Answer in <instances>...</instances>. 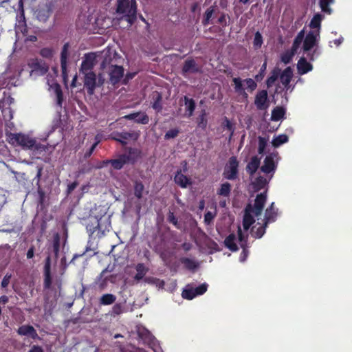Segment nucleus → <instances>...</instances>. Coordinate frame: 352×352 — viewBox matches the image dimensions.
Returning a JSON list of instances; mask_svg holds the SVG:
<instances>
[{
    "instance_id": "79ce46f5",
    "label": "nucleus",
    "mask_w": 352,
    "mask_h": 352,
    "mask_svg": "<svg viewBox=\"0 0 352 352\" xmlns=\"http://www.w3.org/2000/svg\"><path fill=\"white\" fill-rule=\"evenodd\" d=\"M334 2V0H320L319 4L322 12L330 14L332 10L329 7Z\"/></svg>"
},
{
    "instance_id": "9d476101",
    "label": "nucleus",
    "mask_w": 352,
    "mask_h": 352,
    "mask_svg": "<svg viewBox=\"0 0 352 352\" xmlns=\"http://www.w3.org/2000/svg\"><path fill=\"white\" fill-rule=\"evenodd\" d=\"M276 156V153H270L267 155L264 160L263 165L261 167V170L265 173H274L277 165L274 162V158Z\"/></svg>"
},
{
    "instance_id": "f3484780",
    "label": "nucleus",
    "mask_w": 352,
    "mask_h": 352,
    "mask_svg": "<svg viewBox=\"0 0 352 352\" xmlns=\"http://www.w3.org/2000/svg\"><path fill=\"white\" fill-rule=\"evenodd\" d=\"M261 164V158L256 155L252 157L250 161L246 166V170L248 173L252 176L257 171Z\"/></svg>"
},
{
    "instance_id": "4468645a",
    "label": "nucleus",
    "mask_w": 352,
    "mask_h": 352,
    "mask_svg": "<svg viewBox=\"0 0 352 352\" xmlns=\"http://www.w3.org/2000/svg\"><path fill=\"white\" fill-rule=\"evenodd\" d=\"M243 80H242L241 78L239 77L232 78V82L235 93H236L239 96H241L243 99L247 100L248 98V94L245 91V88L243 87Z\"/></svg>"
},
{
    "instance_id": "37998d69",
    "label": "nucleus",
    "mask_w": 352,
    "mask_h": 352,
    "mask_svg": "<svg viewBox=\"0 0 352 352\" xmlns=\"http://www.w3.org/2000/svg\"><path fill=\"white\" fill-rule=\"evenodd\" d=\"M182 296L184 299L187 300H192L197 296L195 292H194V288L190 287L189 285L183 290Z\"/></svg>"
},
{
    "instance_id": "473e14b6",
    "label": "nucleus",
    "mask_w": 352,
    "mask_h": 352,
    "mask_svg": "<svg viewBox=\"0 0 352 352\" xmlns=\"http://www.w3.org/2000/svg\"><path fill=\"white\" fill-rule=\"evenodd\" d=\"M304 38L305 30L303 29L300 30L298 33L297 36L295 37L291 50L294 51L295 52H297V50H298L300 44L302 43V41H304Z\"/></svg>"
},
{
    "instance_id": "7c9ffc66",
    "label": "nucleus",
    "mask_w": 352,
    "mask_h": 352,
    "mask_svg": "<svg viewBox=\"0 0 352 352\" xmlns=\"http://www.w3.org/2000/svg\"><path fill=\"white\" fill-rule=\"evenodd\" d=\"M135 270L137 273L134 276V279L137 281L141 280L148 271V269L144 263H138L135 267Z\"/></svg>"
},
{
    "instance_id": "2f4dec72",
    "label": "nucleus",
    "mask_w": 352,
    "mask_h": 352,
    "mask_svg": "<svg viewBox=\"0 0 352 352\" xmlns=\"http://www.w3.org/2000/svg\"><path fill=\"white\" fill-rule=\"evenodd\" d=\"M207 113L206 109H202L197 118V126L203 130L206 129L208 124Z\"/></svg>"
},
{
    "instance_id": "bf43d9fd",
    "label": "nucleus",
    "mask_w": 352,
    "mask_h": 352,
    "mask_svg": "<svg viewBox=\"0 0 352 352\" xmlns=\"http://www.w3.org/2000/svg\"><path fill=\"white\" fill-rule=\"evenodd\" d=\"M168 221L169 223L173 224L177 228L178 227V220L177 218L175 216L174 213L173 212H169L168 214Z\"/></svg>"
},
{
    "instance_id": "338daca9",
    "label": "nucleus",
    "mask_w": 352,
    "mask_h": 352,
    "mask_svg": "<svg viewBox=\"0 0 352 352\" xmlns=\"http://www.w3.org/2000/svg\"><path fill=\"white\" fill-rule=\"evenodd\" d=\"M50 263H51V258H50V256H48L45 260V264L44 266V273L50 272V265H51Z\"/></svg>"
},
{
    "instance_id": "e433bc0d",
    "label": "nucleus",
    "mask_w": 352,
    "mask_h": 352,
    "mask_svg": "<svg viewBox=\"0 0 352 352\" xmlns=\"http://www.w3.org/2000/svg\"><path fill=\"white\" fill-rule=\"evenodd\" d=\"M231 185L228 182L222 184L217 190V195L223 197H229L231 192Z\"/></svg>"
},
{
    "instance_id": "423d86ee",
    "label": "nucleus",
    "mask_w": 352,
    "mask_h": 352,
    "mask_svg": "<svg viewBox=\"0 0 352 352\" xmlns=\"http://www.w3.org/2000/svg\"><path fill=\"white\" fill-rule=\"evenodd\" d=\"M95 58V54L89 52V96L94 94V90L96 87H100L104 82V78L102 74L97 77L94 72H91V61Z\"/></svg>"
},
{
    "instance_id": "f704fd0d",
    "label": "nucleus",
    "mask_w": 352,
    "mask_h": 352,
    "mask_svg": "<svg viewBox=\"0 0 352 352\" xmlns=\"http://www.w3.org/2000/svg\"><path fill=\"white\" fill-rule=\"evenodd\" d=\"M268 182L266 178L263 176L257 177L253 182L254 188L256 190L263 189L267 184Z\"/></svg>"
},
{
    "instance_id": "13d9d810",
    "label": "nucleus",
    "mask_w": 352,
    "mask_h": 352,
    "mask_svg": "<svg viewBox=\"0 0 352 352\" xmlns=\"http://www.w3.org/2000/svg\"><path fill=\"white\" fill-rule=\"evenodd\" d=\"M227 19H229V16L227 14L221 13V16L217 20V22L221 24L223 27H226L227 24Z\"/></svg>"
},
{
    "instance_id": "49530a36",
    "label": "nucleus",
    "mask_w": 352,
    "mask_h": 352,
    "mask_svg": "<svg viewBox=\"0 0 352 352\" xmlns=\"http://www.w3.org/2000/svg\"><path fill=\"white\" fill-rule=\"evenodd\" d=\"M144 186L140 182H135L134 185V195L138 199L142 197Z\"/></svg>"
},
{
    "instance_id": "cd10ccee",
    "label": "nucleus",
    "mask_w": 352,
    "mask_h": 352,
    "mask_svg": "<svg viewBox=\"0 0 352 352\" xmlns=\"http://www.w3.org/2000/svg\"><path fill=\"white\" fill-rule=\"evenodd\" d=\"M179 261L184 265L185 268L188 270L194 271L199 267V264L196 261L187 257L180 258Z\"/></svg>"
},
{
    "instance_id": "c756f323",
    "label": "nucleus",
    "mask_w": 352,
    "mask_h": 352,
    "mask_svg": "<svg viewBox=\"0 0 352 352\" xmlns=\"http://www.w3.org/2000/svg\"><path fill=\"white\" fill-rule=\"evenodd\" d=\"M280 69L275 67L270 73V76L266 80L267 88L272 87L280 76Z\"/></svg>"
},
{
    "instance_id": "3c124183",
    "label": "nucleus",
    "mask_w": 352,
    "mask_h": 352,
    "mask_svg": "<svg viewBox=\"0 0 352 352\" xmlns=\"http://www.w3.org/2000/svg\"><path fill=\"white\" fill-rule=\"evenodd\" d=\"M243 82L247 85V89L250 92L254 91L257 87V84L256 81L254 80L252 78H245V80H243Z\"/></svg>"
},
{
    "instance_id": "c9c22d12",
    "label": "nucleus",
    "mask_w": 352,
    "mask_h": 352,
    "mask_svg": "<svg viewBox=\"0 0 352 352\" xmlns=\"http://www.w3.org/2000/svg\"><path fill=\"white\" fill-rule=\"evenodd\" d=\"M269 223L265 224V220H264V223L256 228V230H254L255 227H253L252 228V235L256 239L261 238L265 233L266 228L267 227V225Z\"/></svg>"
},
{
    "instance_id": "393cba45",
    "label": "nucleus",
    "mask_w": 352,
    "mask_h": 352,
    "mask_svg": "<svg viewBox=\"0 0 352 352\" xmlns=\"http://www.w3.org/2000/svg\"><path fill=\"white\" fill-rule=\"evenodd\" d=\"M235 240L236 236L234 233L230 234L224 240L225 246L232 252H236L239 250Z\"/></svg>"
},
{
    "instance_id": "f8f14e48",
    "label": "nucleus",
    "mask_w": 352,
    "mask_h": 352,
    "mask_svg": "<svg viewBox=\"0 0 352 352\" xmlns=\"http://www.w3.org/2000/svg\"><path fill=\"white\" fill-rule=\"evenodd\" d=\"M319 33L316 34L314 31H310L304 38L302 50L305 53L309 52L314 46L316 45L317 36Z\"/></svg>"
},
{
    "instance_id": "a18cd8bd",
    "label": "nucleus",
    "mask_w": 352,
    "mask_h": 352,
    "mask_svg": "<svg viewBox=\"0 0 352 352\" xmlns=\"http://www.w3.org/2000/svg\"><path fill=\"white\" fill-rule=\"evenodd\" d=\"M296 53V52H295L294 51H293L292 50H290V51L285 52L280 56L281 61L285 64H289L292 61V60Z\"/></svg>"
},
{
    "instance_id": "6e6d98bb",
    "label": "nucleus",
    "mask_w": 352,
    "mask_h": 352,
    "mask_svg": "<svg viewBox=\"0 0 352 352\" xmlns=\"http://www.w3.org/2000/svg\"><path fill=\"white\" fill-rule=\"evenodd\" d=\"M55 92L56 95V103L58 106H61L63 101V93L58 85L56 86Z\"/></svg>"
},
{
    "instance_id": "b1692460",
    "label": "nucleus",
    "mask_w": 352,
    "mask_h": 352,
    "mask_svg": "<svg viewBox=\"0 0 352 352\" xmlns=\"http://www.w3.org/2000/svg\"><path fill=\"white\" fill-rule=\"evenodd\" d=\"M152 99L153 100L151 105L152 108L157 112H160L163 109L162 94L157 91H154L152 94Z\"/></svg>"
},
{
    "instance_id": "680f3d73",
    "label": "nucleus",
    "mask_w": 352,
    "mask_h": 352,
    "mask_svg": "<svg viewBox=\"0 0 352 352\" xmlns=\"http://www.w3.org/2000/svg\"><path fill=\"white\" fill-rule=\"evenodd\" d=\"M45 275V280H44V287L46 289H48L50 287L52 284V278L50 272L48 273H44Z\"/></svg>"
},
{
    "instance_id": "a878e982",
    "label": "nucleus",
    "mask_w": 352,
    "mask_h": 352,
    "mask_svg": "<svg viewBox=\"0 0 352 352\" xmlns=\"http://www.w3.org/2000/svg\"><path fill=\"white\" fill-rule=\"evenodd\" d=\"M128 119H135L138 123L146 124L149 122V118L146 113H134L126 116Z\"/></svg>"
},
{
    "instance_id": "69168bd1",
    "label": "nucleus",
    "mask_w": 352,
    "mask_h": 352,
    "mask_svg": "<svg viewBox=\"0 0 352 352\" xmlns=\"http://www.w3.org/2000/svg\"><path fill=\"white\" fill-rule=\"evenodd\" d=\"M225 127L229 130L230 131H231V134H230V137L233 135V133H234V127H233V125L231 123V122L227 118H225Z\"/></svg>"
},
{
    "instance_id": "ddd939ff",
    "label": "nucleus",
    "mask_w": 352,
    "mask_h": 352,
    "mask_svg": "<svg viewBox=\"0 0 352 352\" xmlns=\"http://www.w3.org/2000/svg\"><path fill=\"white\" fill-rule=\"evenodd\" d=\"M252 212V206L249 204L245 208V213L243 219V226L245 230H248L250 226L255 222Z\"/></svg>"
},
{
    "instance_id": "a19ab883",
    "label": "nucleus",
    "mask_w": 352,
    "mask_h": 352,
    "mask_svg": "<svg viewBox=\"0 0 352 352\" xmlns=\"http://www.w3.org/2000/svg\"><path fill=\"white\" fill-rule=\"evenodd\" d=\"M84 60L82 63L81 70L82 73L85 74V87L88 86V73L87 72L88 70V54H85L84 55Z\"/></svg>"
},
{
    "instance_id": "ea45409f",
    "label": "nucleus",
    "mask_w": 352,
    "mask_h": 352,
    "mask_svg": "<svg viewBox=\"0 0 352 352\" xmlns=\"http://www.w3.org/2000/svg\"><path fill=\"white\" fill-rule=\"evenodd\" d=\"M322 19V14H320L319 13L316 14L313 16V18L311 19V20L310 21L309 27L312 29H315V28L320 29V25H321Z\"/></svg>"
},
{
    "instance_id": "0eeeda50",
    "label": "nucleus",
    "mask_w": 352,
    "mask_h": 352,
    "mask_svg": "<svg viewBox=\"0 0 352 352\" xmlns=\"http://www.w3.org/2000/svg\"><path fill=\"white\" fill-rule=\"evenodd\" d=\"M28 66L32 69L30 76H42L48 71L47 65L41 60L31 59L28 63Z\"/></svg>"
},
{
    "instance_id": "7ed1b4c3",
    "label": "nucleus",
    "mask_w": 352,
    "mask_h": 352,
    "mask_svg": "<svg viewBox=\"0 0 352 352\" xmlns=\"http://www.w3.org/2000/svg\"><path fill=\"white\" fill-rule=\"evenodd\" d=\"M116 12L124 14L125 20L131 25L136 20L137 5L135 0H117Z\"/></svg>"
},
{
    "instance_id": "39448f33",
    "label": "nucleus",
    "mask_w": 352,
    "mask_h": 352,
    "mask_svg": "<svg viewBox=\"0 0 352 352\" xmlns=\"http://www.w3.org/2000/svg\"><path fill=\"white\" fill-rule=\"evenodd\" d=\"M239 162L236 156H232L228 159L224 166L223 177L228 180H236L239 177Z\"/></svg>"
},
{
    "instance_id": "f03ea898",
    "label": "nucleus",
    "mask_w": 352,
    "mask_h": 352,
    "mask_svg": "<svg viewBox=\"0 0 352 352\" xmlns=\"http://www.w3.org/2000/svg\"><path fill=\"white\" fill-rule=\"evenodd\" d=\"M10 142L22 146L25 149H30L36 151H44L46 147L30 137L23 133H11L10 135Z\"/></svg>"
},
{
    "instance_id": "a211bd4d",
    "label": "nucleus",
    "mask_w": 352,
    "mask_h": 352,
    "mask_svg": "<svg viewBox=\"0 0 352 352\" xmlns=\"http://www.w3.org/2000/svg\"><path fill=\"white\" fill-rule=\"evenodd\" d=\"M69 45L68 43H66L62 49V52L60 54V65H61V69L63 76L64 78H65L67 74V59L69 56Z\"/></svg>"
},
{
    "instance_id": "603ef678",
    "label": "nucleus",
    "mask_w": 352,
    "mask_h": 352,
    "mask_svg": "<svg viewBox=\"0 0 352 352\" xmlns=\"http://www.w3.org/2000/svg\"><path fill=\"white\" fill-rule=\"evenodd\" d=\"M179 133L178 129H172L168 130L164 135L165 140L175 138Z\"/></svg>"
},
{
    "instance_id": "1a4fd4ad",
    "label": "nucleus",
    "mask_w": 352,
    "mask_h": 352,
    "mask_svg": "<svg viewBox=\"0 0 352 352\" xmlns=\"http://www.w3.org/2000/svg\"><path fill=\"white\" fill-rule=\"evenodd\" d=\"M109 80L113 85H116L120 82L124 76V68L122 66L116 65H111L109 67Z\"/></svg>"
},
{
    "instance_id": "2eb2a0df",
    "label": "nucleus",
    "mask_w": 352,
    "mask_h": 352,
    "mask_svg": "<svg viewBox=\"0 0 352 352\" xmlns=\"http://www.w3.org/2000/svg\"><path fill=\"white\" fill-rule=\"evenodd\" d=\"M278 215V209L275 208V204L272 202L265 210V224L274 222Z\"/></svg>"
},
{
    "instance_id": "aec40b11",
    "label": "nucleus",
    "mask_w": 352,
    "mask_h": 352,
    "mask_svg": "<svg viewBox=\"0 0 352 352\" xmlns=\"http://www.w3.org/2000/svg\"><path fill=\"white\" fill-rule=\"evenodd\" d=\"M111 138L117 142H120L123 146L126 144V140L133 138L134 134L129 132H114L111 135Z\"/></svg>"
},
{
    "instance_id": "e2e57ef3",
    "label": "nucleus",
    "mask_w": 352,
    "mask_h": 352,
    "mask_svg": "<svg viewBox=\"0 0 352 352\" xmlns=\"http://www.w3.org/2000/svg\"><path fill=\"white\" fill-rule=\"evenodd\" d=\"M244 245H241L242 252L240 255V261L242 262H243L246 260V258L248 256V254H249V251H248V248H246Z\"/></svg>"
},
{
    "instance_id": "dca6fc26",
    "label": "nucleus",
    "mask_w": 352,
    "mask_h": 352,
    "mask_svg": "<svg viewBox=\"0 0 352 352\" xmlns=\"http://www.w3.org/2000/svg\"><path fill=\"white\" fill-rule=\"evenodd\" d=\"M297 69L300 75H304L313 69V65L305 57H301L298 61Z\"/></svg>"
},
{
    "instance_id": "5fc2aeb1",
    "label": "nucleus",
    "mask_w": 352,
    "mask_h": 352,
    "mask_svg": "<svg viewBox=\"0 0 352 352\" xmlns=\"http://www.w3.org/2000/svg\"><path fill=\"white\" fill-rule=\"evenodd\" d=\"M307 56L310 61H314L317 57L319 56L320 52L318 48H315L312 52H307Z\"/></svg>"
},
{
    "instance_id": "de8ad7c7",
    "label": "nucleus",
    "mask_w": 352,
    "mask_h": 352,
    "mask_svg": "<svg viewBox=\"0 0 352 352\" xmlns=\"http://www.w3.org/2000/svg\"><path fill=\"white\" fill-rule=\"evenodd\" d=\"M60 235L58 233H56L54 235V241H53V252L54 253V256L56 258L58 257L59 248H60Z\"/></svg>"
},
{
    "instance_id": "0e129e2a",
    "label": "nucleus",
    "mask_w": 352,
    "mask_h": 352,
    "mask_svg": "<svg viewBox=\"0 0 352 352\" xmlns=\"http://www.w3.org/2000/svg\"><path fill=\"white\" fill-rule=\"evenodd\" d=\"M12 277L11 274H7L3 278L1 281V287L6 288L10 283V278Z\"/></svg>"
},
{
    "instance_id": "6ab92c4d",
    "label": "nucleus",
    "mask_w": 352,
    "mask_h": 352,
    "mask_svg": "<svg viewBox=\"0 0 352 352\" xmlns=\"http://www.w3.org/2000/svg\"><path fill=\"white\" fill-rule=\"evenodd\" d=\"M174 182L177 185L179 186L181 188H185L188 185L191 184L190 178L184 175L182 173L181 170L177 171L174 177Z\"/></svg>"
},
{
    "instance_id": "58836bf2",
    "label": "nucleus",
    "mask_w": 352,
    "mask_h": 352,
    "mask_svg": "<svg viewBox=\"0 0 352 352\" xmlns=\"http://www.w3.org/2000/svg\"><path fill=\"white\" fill-rule=\"evenodd\" d=\"M116 300V297L111 294H106L101 296L100 302L104 305L113 304Z\"/></svg>"
},
{
    "instance_id": "20e7f679",
    "label": "nucleus",
    "mask_w": 352,
    "mask_h": 352,
    "mask_svg": "<svg viewBox=\"0 0 352 352\" xmlns=\"http://www.w3.org/2000/svg\"><path fill=\"white\" fill-rule=\"evenodd\" d=\"M34 15L40 21L45 22L53 11L54 0H37Z\"/></svg>"
},
{
    "instance_id": "4be33fe9",
    "label": "nucleus",
    "mask_w": 352,
    "mask_h": 352,
    "mask_svg": "<svg viewBox=\"0 0 352 352\" xmlns=\"http://www.w3.org/2000/svg\"><path fill=\"white\" fill-rule=\"evenodd\" d=\"M199 71V69L195 60L190 58L185 60L182 67L184 73H197Z\"/></svg>"
},
{
    "instance_id": "c85d7f7f",
    "label": "nucleus",
    "mask_w": 352,
    "mask_h": 352,
    "mask_svg": "<svg viewBox=\"0 0 352 352\" xmlns=\"http://www.w3.org/2000/svg\"><path fill=\"white\" fill-rule=\"evenodd\" d=\"M184 104L186 107V111L188 112L189 117L193 115V113L196 108L195 101L192 98H190L185 96L184 97Z\"/></svg>"
},
{
    "instance_id": "864d4df0",
    "label": "nucleus",
    "mask_w": 352,
    "mask_h": 352,
    "mask_svg": "<svg viewBox=\"0 0 352 352\" xmlns=\"http://www.w3.org/2000/svg\"><path fill=\"white\" fill-rule=\"evenodd\" d=\"M208 287V284L203 283L199 286L194 288V292H195L197 296L202 295L207 291Z\"/></svg>"
},
{
    "instance_id": "8fccbe9b",
    "label": "nucleus",
    "mask_w": 352,
    "mask_h": 352,
    "mask_svg": "<svg viewBox=\"0 0 352 352\" xmlns=\"http://www.w3.org/2000/svg\"><path fill=\"white\" fill-rule=\"evenodd\" d=\"M263 36L259 32H256L254 34L253 45L255 50L259 49L263 44Z\"/></svg>"
},
{
    "instance_id": "c03bdc74",
    "label": "nucleus",
    "mask_w": 352,
    "mask_h": 352,
    "mask_svg": "<svg viewBox=\"0 0 352 352\" xmlns=\"http://www.w3.org/2000/svg\"><path fill=\"white\" fill-rule=\"evenodd\" d=\"M267 58H265L264 63H263V65H261V67L260 68L258 74H257L254 76L255 80L256 82H261L263 79V78L265 75L266 69H267Z\"/></svg>"
},
{
    "instance_id": "052dcab7",
    "label": "nucleus",
    "mask_w": 352,
    "mask_h": 352,
    "mask_svg": "<svg viewBox=\"0 0 352 352\" xmlns=\"http://www.w3.org/2000/svg\"><path fill=\"white\" fill-rule=\"evenodd\" d=\"M215 215L212 214L211 212L208 211L204 214V222L206 224L209 225L214 219Z\"/></svg>"
},
{
    "instance_id": "f257e3e1",
    "label": "nucleus",
    "mask_w": 352,
    "mask_h": 352,
    "mask_svg": "<svg viewBox=\"0 0 352 352\" xmlns=\"http://www.w3.org/2000/svg\"><path fill=\"white\" fill-rule=\"evenodd\" d=\"M124 153L116 159L107 160V164H111L115 170H120L126 164H134L141 157V151L137 148L126 147Z\"/></svg>"
},
{
    "instance_id": "4d7b16f0",
    "label": "nucleus",
    "mask_w": 352,
    "mask_h": 352,
    "mask_svg": "<svg viewBox=\"0 0 352 352\" xmlns=\"http://www.w3.org/2000/svg\"><path fill=\"white\" fill-rule=\"evenodd\" d=\"M40 54L44 58H50L53 56V50L50 48L45 47L41 50Z\"/></svg>"
},
{
    "instance_id": "bb28decb",
    "label": "nucleus",
    "mask_w": 352,
    "mask_h": 352,
    "mask_svg": "<svg viewBox=\"0 0 352 352\" xmlns=\"http://www.w3.org/2000/svg\"><path fill=\"white\" fill-rule=\"evenodd\" d=\"M285 115V109L283 107H276L272 111L271 120L279 121L284 118Z\"/></svg>"
},
{
    "instance_id": "72a5a7b5",
    "label": "nucleus",
    "mask_w": 352,
    "mask_h": 352,
    "mask_svg": "<svg viewBox=\"0 0 352 352\" xmlns=\"http://www.w3.org/2000/svg\"><path fill=\"white\" fill-rule=\"evenodd\" d=\"M215 7H216L215 6H211L209 8H208L206 10V12L204 14L203 20H202V24L204 26H206L208 24L212 23L211 21V18H212L213 14L214 13Z\"/></svg>"
},
{
    "instance_id": "6e6552de",
    "label": "nucleus",
    "mask_w": 352,
    "mask_h": 352,
    "mask_svg": "<svg viewBox=\"0 0 352 352\" xmlns=\"http://www.w3.org/2000/svg\"><path fill=\"white\" fill-rule=\"evenodd\" d=\"M254 104L258 110H266L268 108L270 104L267 90H260L256 93Z\"/></svg>"
},
{
    "instance_id": "774afa93",
    "label": "nucleus",
    "mask_w": 352,
    "mask_h": 352,
    "mask_svg": "<svg viewBox=\"0 0 352 352\" xmlns=\"http://www.w3.org/2000/svg\"><path fill=\"white\" fill-rule=\"evenodd\" d=\"M237 234H238V239H239V241H240V243L243 242L245 240H248V237L245 236L243 234L242 230L240 227L238 228Z\"/></svg>"
},
{
    "instance_id": "09e8293b",
    "label": "nucleus",
    "mask_w": 352,
    "mask_h": 352,
    "mask_svg": "<svg viewBox=\"0 0 352 352\" xmlns=\"http://www.w3.org/2000/svg\"><path fill=\"white\" fill-rule=\"evenodd\" d=\"M258 154H263L265 152V150L267 146V140L265 138L258 136Z\"/></svg>"
},
{
    "instance_id": "5701e85b",
    "label": "nucleus",
    "mask_w": 352,
    "mask_h": 352,
    "mask_svg": "<svg viewBox=\"0 0 352 352\" xmlns=\"http://www.w3.org/2000/svg\"><path fill=\"white\" fill-rule=\"evenodd\" d=\"M280 79L281 83L287 87L290 83L292 76H293V71L290 67H287L285 68L283 72L280 73Z\"/></svg>"
},
{
    "instance_id": "412c9836",
    "label": "nucleus",
    "mask_w": 352,
    "mask_h": 352,
    "mask_svg": "<svg viewBox=\"0 0 352 352\" xmlns=\"http://www.w3.org/2000/svg\"><path fill=\"white\" fill-rule=\"evenodd\" d=\"M17 331L21 336H29L34 339L38 337L36 330L30 325H23L18 329Z\"/></svg>"
},
{
    "instance_id": "9b49d317",
    "label": "nucleus",
    "mask_w": 352,
    "mask_h": 352,
    "mask_svg": "<svg viewBox=\"0 0 352 352\" xmlns=\"http://www.w3.org/2000/svg\"><path fill=\"white\" fill-rule=\"evenodd\" d=\"M266 201V192H261L256 195L254 200V207H252V212L255 214V216L258 217L261 214Z\"/></svg>"
},
{
    "instance_id": "4c0bfd02",
    "label": "nucleus",
    "mask_w": 352,
    "mask_h": 352,
    "mask_svg": "<svg viewBox=\"0 0 352 352\" xmlns=\"http://www.w3.org/2000/svg\"><path fill=\"white\" fill-rule=\"evenodd\" d=\"M289 140V138L285 134H280L278 136L275 137L272 140V145L274 147H278L283 144L287 142Z\"/></svg>"
}]
</instances>
